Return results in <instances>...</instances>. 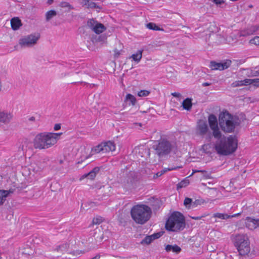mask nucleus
<instances>
[{"label":"nucleus","instance_id":"1","mask_svg":"<svg viewBox=\"0 0 259 259\" xmlns=\"http://www.w3.org/2000/svg\"><path fill=\"white\" fill-rule=\"evenodd\" d=\"M214 145L217 152L222 155H228L234 152L237 147V140L235 136L221 137Z\"/></svg>","mask_w":259,"mask_h":259},{"label":"nucleus","instance_id":"2","mask_svg":"<svg viewBox=\"0 0 259 259\" xmlns=\"http://www.w3.org/2000/svg\"><path fill=\"white\" fill-rule=\"evenodd\" d=\"M131 214L132 218L137 224L143 225L150 219L152 210L146 205L138 204L132 208Z\"/></svg>","mask_w":259,"mask_h":259},{"label":"nucleus","instance_id":"3","mask_svg":"<svg viewBox=\"0 0 259 259\" xmlns=\"http://www.w3.org/2000/svg\"><path fill=\"white\" fill-rule=\"evenodd\" d=\"M61 134L40 133L36 136L33 140L34 148L48 149L57 143V139Z\"/></svg>","mask_w":259,"mask_h":259},{"label":"nucleus","instance_id":"4","mask_svg":"<svg viewBox=\"0 0 259 259\" xmlns=\"http://www.w3.org/2000/svg\"><path fill=\"white\" fill-rule=\"evenodd\" d=\"M185 227V217L182 213L178 211L172 213L165 223L166 229L172 232H180Z\"/></svg>","mask_w":259,"mask_h":259},{"label":"nucleus","instance_id":"5","mask_svg":"<svg viewBox=\"0 0 259 259\" xmlns=\"http://www.w3.org/2000/svg\"><path fill=\"white\" fill-rule=\"evenodd\" d=\"M237 119L235 117L227 111L222 112L219 115V124L222 130L225 132H233L237 124Z\"/></svg>","mask_w":259,"mask_h":259},{"label":"nucleus","instance_id":"6","mask_svg":"<svg viewBox=\"0 0 259 259\" xmlns=\"http://www.w3.org/2000/svg\"><path fill=\"white\" fill-rule=\"evenodd\" d=\"M234 243L241 255L247 254L250 250V243L247 235L238 234L235 236Z\"/></svg>","mask_w":259,"mask_h":259},{"label":"nucleus","instance_id":"7","mask_svg":"<svg viewBox=\"0 0 259 259\" xmlns=\"http://www.w3.org/2000/svg\"><path fill=\"white\" fill-rule=\"evenodd\" d=\"M174 147V145L164 139H160L158 141L157 144L153 146L155 153L159 157H162L169 154Z\"/></svg>","mask_w":259,"mask_h":259},{"label":"nucleus","instance_id":"8","mask_svg":"<svg viewBox=\"0 0 259 259\" xmlns=\"http://www.w3.org/2000/svg\"><path fill=\"white\" fill-rule=\"evenodd\" d=\"M40 37L39 33H34L23 36L19 39V44L22 48H30L35 46Z\"/></svg>","mask_w":259,"mask_h":259},{"label":"nucleus","instance_id":"9","mask_svg":"<svg viewBox=\"0 0 259 259\" xmlns=\"http://www.w3.org/2000/svg\"><path fill=\"white\" fill-rule=\"evenodd\" d=\"M208 123L211 130L212 131V136L215 139H219L222 136V133L218 127V123L216 116L211 114L208 118Z\"/></svg>","mask_w":259,"mask_h":259},{"label":"nucleus","instance_id":"10","mask_svg":"<svg viewBox=\"0 0 259 259\" xmlns=\"http://www.w3.org/2000/svg\"><path fill=\"white\" fill-rule=\"evenodd\" d=\"M197 132L200 136H203L206 135V138L210 141L212 136V134L209 131L207 123L205 121L200 120L197 125Z\"/></svg>","mask_w":259,"mask_h":259},{"label":"nucleus","instance_id":"11","mask_svg":"<svg viewBox=\"0 0 259 259\" xmlns=\"http://www.w3.org/2000/svg\"><path fill=\"white\" fill-rule=\"evenodd\" d=\"M231 64V61L227 60L224 62L218 63L215 61H211L209 67L212 70H223L228 68Z\"/></svg>","mask_w":259,"mask_h":259},{"label":"nucleus","instance_id":"12","mask_svg":"<svg viewBox=\"0 0 259 259\" xmlns=\"http://www.w3.org/2000/svg\"><path fill=\"white\" fill-rule=\"evenodd\" d=\"M245 225L249 230H254L259 227V219L246 217L245 220Z\"/></svg>","mask_w":259,"mask_h":259},{"label":"nucleus","instance_id":"13","mask_svg":"<svg viewBox=\"0 0 259 259\" xmlns=\"http://www.w3.org/2000/svg\"><path fill=\"white\" fill-rule=\"evenodd\" d=\"M13 118V114L12 113L5 110H0V123L8 124L11 122Z\"/></svg>","mask_w":259,"mask_h":259},{"label":"nucleus","instance_id":"14","mask_svg":"<svg viewBox=\"0 0 259 259\" xmlns=\"http://www.w3.org/2000/svg\"><path fill=\"white\" fill-rule=\"evenodd\" d=\"M103 152L104 153V150H103V143H101L100 144H99L98 145L94 147L92 149L91 152L92 154H89L88 155H84L80 157V160L78 161L77 162V164L81 163L82 162H83L85 160L88 159L89 158L91 157V156L95 153H98L100 152Z\"/></svg>","mask_w":259,"mask_h":259},{"label":"nucleus","instance_id":"15","mask_svg":"<svg viewBox=\"0 0 259 259\" xmlns=\"http://www.w3.org/2000/svg\"><path fill=\"white\" fill-rule=\"evenodd\" d=\"M91 235L99 244L101 243L104 239L103 231L100 227L96 228L91 234Z\"/></svg>","mask_w":259,"mask_h":259},{"label":"nucleus","instance_id":"16","mask_svg":"<svg viewBox=\"0 0 259 259\" xmlns=\"http://www.w3.org/2000/svg\"><path fill=\"white\" fill-rule=\"evenodd\" d=\"M13 192L14 190L13 189L9 190H0V206L4 203L7 197Z\"/></svg>","mask_w":259,"mask_h":259},{"label":"nucleus","instance_id":"17","mask_svg":"<svg viewBox=\"0 0 259 259\" xmlns=\"http://www.w3.org/2000/svg\"><path fill=\"white\" fill-rule=\"evenodd\" d=\"M103 143L104 153L113 152L115 150V144L114 142L109 141Z\"/></svg>","mask_w":259,"mask_h":259},{"label":"nucleus","instance_id":"18","mask_svg":"<svg viewBox=\"0 0 259 259\" xmlns=\"http://www.w3.org/2000/svg\"><path fill=\"white\" fill-rule=\"evenodd\" d=\"M11 25L14 30H17L22 26L21 20L18 17H14L11 20Z\"/></svg>","mask_w":259,"mask_h":259},{"label":"nucleus","instance_id":"19","mask_svg":"<svg viewBox=\"0 0 259 259\" xmlns=\"http://www.w3.org/2000/svg\"><path fill=\"white\" fill-rule=\"evenodd\" d=\"M99 170L100 169L98 167H94L91 171L88 174L83 175L80 178V180L87 177H89L91 180H93L96 177L97 174L99 171Z\"/></svg>","mask_w":259,"mask_h":259},{"label":"nucleus","instance_id":"20","mask_svg":"<svg viewBox=\"0 0 259 259\" xmlns=\"http://www.w3.org/2000/svg\"><path fill=\"white\" fill-rule=\"evenodd\" d=\"M132 179L130 177L126 176L121 180L122 186L125 189H128L132 185Z\"/></svg>","mask_w":259,"mask_h":259},{"label":"nucleus","instance_id":"21","mask_svg":"<svg viewBox=\"0 0 259 259\" xmlns=\"http://www.w3.org/2000/svg\"><path fill=\"white\" fill-rule=\"evenodd\" d=\"M246 75L248 77L259 76V66L246 69Z\"/></svg>","mask_w":259,"mask_h":259},{"label":"nucleus","instance_id":"22","mask_svg":"<svg viewBox=\"0 0 259 259\" xmlns=\"http://www.w3.org/2000/svg\"><path fill=\"white\" fill-rule=\"evenodd\" d=\"M87 246L89 250H91L96 248L99 243L94 239V238L91 236L87 240Z\"/></svg>","mask_w":259,"mask_h":259},{"label":"nucleus","instance_id":"23","mask_svg":"<svg viewBox=\"0 0 259 259\" xmlns=\"http://www.w3.org/2000/svg\"><path fill=\"white\" fill-rule=\"evenodd\" d=\"M165 249L167 252L172 251L175 253H179L181 251V248L178 245L175 244L172 245H166L165 247Z\"/></svg>","mask_w":259,"mask_h":259},{"label":"nucleus","instance_id":"24","mask_svg":"<svg viewBox=\"0 0 259 259\" xmlns=\"http://www.w3.org/2000/svg\"><path fill=\"white\" fill-rule=\"evenodd\" d=\"M100 23H99V22L93 19H90L88 20L87 22V26L89 28H90L92 31H93L95 32V31L98 26V24H100Z\"/></svg>","mask_w":259,"mask_h":259},{"label":"nucleus","instance_id":"25","mask_svg":"<svg viewBox=\"0 0 259 259\" xmlns=\"http://www.w3.org/2000/svg\"><path fill=\"white\" fill-rule=\"evenodd\" d=\"M192 106V104L191 99L187 98L183 101L182 106L184 109L189 111L191 109Z\"/></svg>","mask_w":259,"mask_h":259},{"label":"nucleus","instance_id":"26","mask_svg":"<svg viewBox=\"0 0 259 259\" xmlns=\"http://www.w3.org/2000/svg\"><path fill=\"white\" fill-rule=\"evenodd\" d=\"M57 15V12L56 11L52 10L48 11L46 14V20L48 22L53 17Z\"/></svg>","mask_w":259,"mask_h":259},{"label":"nucleus","instance_id":"27","mask_svg":"<svg viewBox=\"0 0 259 259\" xmlns=\"http://www.w3.org/2000/svg\"><path fill=\"white\" fill-rule=\"evenodd\" d=\"M142 50H139L136 54H133L131 58H132L135 61L139 62L140 61L142 57Z\"/></svg>","mask_w":259,"mask_h":259},{"label":"nucleus","instance_id":"28","mask_svg":"<svg viewBox=\"0 0 259 259\" xmlns=\"http://www.w3.org/2000/svg\"><path fill=\"white\" fill-rule=\"evenodd\" d=\"M206 202L203 199H196L194 201H192V209L196 208L198 206L201 205Z\"/></svg>","mask_w":259,"mask_h":259},{"label":"nucleus","instance_id":"29","mask_svg":"<svg viewBox=\"0 0 259 259\" xmlns=\"http://www.w3.org/2000/svg\"><path fill=\"white\" fill-rule=\"evenodd\" d=\"M147 28L150 30H157V31H161L163 30L162 28H160L159 27H158L157 25H156L154 23H149L147 24L146 25Z\"/></svg>","mask_w":259,"mask_h":259},{"label":"nucleus","instance_id":"30","mask_svg":"<svg viewBox=\"0 0 259 259\" xmlns=\"http://www.w3.org/2000/svg\"><path fill=\"white\" fill-rule=\"evenodd\" d=\"M189 184V180L188 178H186L181 182L177 184V189H181L186 187Z\"/></svg>","mask_w":259,"mask_h":259},{"label":"nucleus","instance_id":"31","mask_svg":"<svg viewBox=\"0 0 259 259\" xmlns=\"http://www.w3.org/2000/svg\"><path fill=\"white\" fill-rule=\"evenodd\" d=\"M213 217L219 218L222 220H226L229 219L230 215L226 213L217 212L213 214Z\"/></svg>","mask_w":259,"mask_h":259},{"label":"nucleus","instance_id":"32","mask_svg":"<svg viewBox=\"0 0 259 259\" xmlns=\"http://www.w3.org/2000/svg\"><path fill=\"white\" fill-rule=\"evenodd\" d=\"M152 241H153V240L151 235L147 236L141 241L140 243L142 245H148L150 244Z\"/></svg>","mask_w":259,"mask_h":259},{"label":"nucleus","instance_id":"33","mask_svg":"<svg viewBox=\"0 0 259 259\" xmlns=\"http://www.w3.org/2000/svg\"><path fill=\"white\" fill-rule=\"evenodd\" d=\"M184 205L189 209H192V200L191 198H186L184 201Z\"/></svg>","mask_w":259,"mask_h":259},{"label":"nucleus","instance_id":"34","mask_svg":"<svg viewBox=\"0 0 259 259\" xmlns=\"http://www.w3.org/2000/svg\"><path fill=\"white\" fill-rule=\"evenodd\" d=\"M125 101L130 102L132 105H135L136 102V99L135 97L130 94L126 95L125 97Z\"/></svg>","mask_w":259,"mask_h":259},{"label":"nucleus","instance_id":"35","mask_svg":"<svg viewBox=\"0 0 259 259\" xmlns=\"http://www.w3.org/2000/svg\"><path fill=\"white\" fill-rule=\"evenodd\" d=\"M105 30H106L105 26L102 23H100V24H98V26L95 31V33H96V34H100V33L103 32Z\"/></svg>","mask_w":259,"mask_h":259},{"label":"nucleus","instance_id":"36","mask_svg":"<svg viewBox=\"0 0 259 259\" xmlns=\"http://www.w3.org/2000/svg\"><path fill=\"white\" fill-rule=\"evenodd\" d=\"M59 6L61 8H67L68 10L73 9L74 8L67 2H62L60 3Z\"/></svg>","mask_w":259,"mask_h":259},{"label":"nucleus","instance_id":"37","mask_svg":"<svg viewBox=\"0 0 259 259\" xmlns=\"http://www.w3.org/2000/svg\"><path fill=\"white\" fill-rule=\"evenodd\" d=\"M174 169V168H168V169L164 168V169H162V170H161L160 171H158L156 174H155L153 176V179H156V178L161 176L163 174H164L167 170H172V169Z\"/></svg>","mask_w":259,"mask_h":259},{"label":"nucleus","instance_id":"38","mask_svg":"<svg viewBox=\"0 0 259 259\" xmlns=\"http://www.w3.org/2000/svg\"><path fill=\"white\" fill-rule=\"evenodd\" d=\"M103 222L102 218L98 217L96 218H94L92 221V225H99Z\"/></svg>","mask_w":259,"mask_h":259},{"label":"nucleus","instance_id":"39","mask_svg":"<svg viewBox=\"0 0 259 259\" xmlns=\"http://www.w3.org/2000/svg\"><path fill=\"white\" fill-rule=\"evenodd\" d=\"M150 94V92L147 90H141L138 92V95L139 97H146Z\"/></svg>","mask_w":259,"mask_h":259},{"label":"nucleus","instance_id":"40","mask_svg":"<svg viewBox=\"0 0 259 259\" xmlns=\"http://www.w3.org/2000/svg\"><path fill=\"white\" fill-rule=\"evenodd\" d=\"M88 8H91V9L98 8L100 10H101L102 9V8L101 7L98 6L96 3L91 2V1H90V2L89 6L88 7Z\"/></svg>","mask_w":259,"mask_h":259},{"label":"nucleus","instance_id":"41","mask_svg":"<svg viewBox=\"0 0 259 259\" xmlns=\"http://www.w3.org/2000/svg\"><path fill=\"white\" fill-rule=\"evenodd\" d=\"M249 43L255 45H259V36H256L249 41Z\"/></svg>","mask_w":259,"mask_h":259},{"label":"nucleus","instance_id":"42","mask_svg":"<svg viewBox=\"0 0 259 259\" xmlns=\"http://www.w3.org/2000/svg\"><path fill=\"white\" fill-rule=\"evenodd\" d=\"M241 81L242 83V85H247L249 84H252V79H245Z\"/></svg>","mask_w":259,"mask_h":259},{"label":"nucleus","instance_id":"43","mask_svg":"<svg viewBox=\"0 0 259 259\" xmlns=\"http://www.w3.org/2000/svg\"><path fill=\"white\" fill-rule=\"evenodd\" d=\"M240 86H242V83L241 80L235 81L231 84V87L233 88H235V87H240Z\"/></svg>","mask_w":259,"mask_h":259},{"label":"nucleus","instance_id":"44","mask_svg":"<svg viewBox=\"0 0 259 259\" xmlns=\"http://www.w3.org/2000/svg\"><path fill=\"white\" fill-rule=\"evenodd\" d=\"M215 36L217 38L218 41L217 42L218 44L222 43L225 40V38L221 35L216 34Z\"/></svg>","mask_w":259,"mask_h":259},{"label":"nucleus","instance_id":"45","mask_svg":"<svg viewBox=\"0 0 259 259\" xmlns=\"http://www.w3.org/2000/svg\"><path fill=\"white\" fill-rule=\"evenodd\" d=\"M122 51V50L121 49L120 50H118L117 49L115 48L114 50V57L116 58H117L119 57L120 55V52Z\"/></svg>","mask_w":259,"mask_h":259},{"label":"nucleus","instance_id":"46","mask_svg":"<svg viewBox=\"0 0 259 259\" xmlns=\"http://www.w3.org/2000/svg\"><path fill=\"white\" fill-rule=\"evenodd\" d=\"M161 235H162V233L158 232L157 233H154L153 235H151V236H152V239L154 240L156 239L159 238Z\"/></svg>","mask_w":259,"mask_h":259},{"label":"nucleus","instance_id":"47","mask_svg":"<svg viewBox=\"0 0 259 259\" xmlns=\"http://www.w3.org/2000/svg\"><path fill=\"white\" fill-rule=\"evenodd\" d=\"M142 151L141 152L142 153H144L145 154H146L148 157L150 156V150L149 149H147V148H143L141 149Z\"/></svg>","mask_w":259,"mask_h":259},{"label":"nucleus","instance_id":"48","mask_svg":"<svg viewBox=\"0 0 259 259\" xmlns=\"http://www.w3.org/2000/svg\"><path fill=\"white\" fill-rule=\"evenodd\" d=\"M90 2V0H82L81 4L83 6H86L87 8H88Z\"/></svg>","mask_w":259,"mask_h":259},{"label":"nucleus","instance_id":"49","mask_svg":"<svg viewBox=\"0 0 259 259\" xmlns=\"http://www.w3.org/2000/svg\"><path fill=\"white\" fill-rule=\"evenodd\" d=\"M252 80V84L255 86H259V78L253 79Z\"/></svg>","mask_w":259,"mask_h":259},{"label":"nucleus","instance_id":"50","mask_svg":"<svg viewBox=\"0 0 259 259\" xmlns=\"http://www.w3.org/2000/svg\"><path fill=\"white\" fill-rule=\"evenodd\" d=\"M213 2L217 5H221L225 3L224 0H213Z\"/></svg>","mask_w":259,"mask_h":259},{"label":"nucleus","instance_id":"51","mask_svg":"<svg viewBox=\"0 0 259 259\" xmlns=\"http://www.w3.org/2000/svg\"><path fill=\"white\" fill-rule=\"evenodd\" d=\"M54 128L55 131L59 130L61 128V125L60 124H56Z\"/></svg>","mask_w":259,"mask_h":259},{"label":"nucleus","instance_id":"52","mask_svg":"<svg viewBox=\"0 0 259 259\" xmlns=\"http://www.w3.org/2000/svg\"><path fill=\"white\" fill-rule=\"evenodd\" d=\"M171 95L175 97H180L181 96V94L179 93L174 92L171 93Z\"/></svg>","mask_w":259,"mask_h":259},{"label":"nucleus","instance_id":"53","mask_svg":"<svg viewBox=\"0 0 259 259\" xmlns=\"http://www.w3.org/2000/svg\"><path fill=\"white\" fill-rule=\"evenodd\" d=\"M190 217L193 219V220H201V216H198V217H192V216H190Z\"/></svg>","mask_w":259,"mask_h":259},{"label":"nucleus","instance_id":"54","mask_svg":"<svg viewBox=\"0 0 259 259\" xmlns=\"http://www.w3.org/2000/svg\"><path fill=\"white\" fill-rule=\"evenodd\" d=\"M203 174H204V176L207 178V179H209V178H211V177H210V174H208L207 173V172H204V173H202Z\"/></svg>","mask_w":259,"mask_h":259},{"label":"nucleus","instance_id":"55","mask_svg":"<svg viewBox=\"0 0 259 259\" xmlns=\"http://www.w3.org/2000/svg\"><path fill=\"white\" fill-rule=\"evenodd\" d=\"M19 151H24L25 150H26V149L24 148V145H22L21 146H20V147H19Z\"/></svg>","mask_w":259,"mask_h":259},{"label":"nucleus","instance_id":"56","mask_svg":"<svg viewBox=\"0 0 259 259\" xmlns=\"http://www.w3.org/2000/svg\"><path fill=\"white\" fill-rule=\"evenodd\" d=\"M200 172L201 173H204V172H206V171H205V170H195V171H193L192 174L189 177L192 176L195 172Z\"/></svg>","mask_w":259,"mask_h":259},{"label":"nucleus","instance_id":"57","mask_svg":"<svg viewBox=\"0 0 259 259\" xmlns=\"http://www.w3.org/2000/svg\"><path fill=\"white\" fill-rule=\"evenodd\" d=\"M28 120L29 121H34L35 120V118L33 116H31L28 118Z\"/></svg>","mask_w":259,"mask_h":259},{"label":"nucleus","instance_id":"58","mask_svg":"<svg viewBox=\"0 0 259 259\" xmlns=\"http://www.w3.org/2000/svg\"><path fill=\"white\" fill-rule=\"evenodd\" d=\"M240 213H236V214H233V215H230L229 218L236 217H237V216H238V215H240Z\"/></svg>","mask_w":259,"mask_h":259},{"label":"nucleus","instance_id":"59","mask_svg":"<svg viewBox=\"0 0 259 259\" xmlns=\"http://www.w3.org/2000/svg\"><path fill=\"white\" fill-rule=\"evenodd\" d=\"M111 190V188L110 187H107L105 188V190L108 192H110Z\"/></svg>","mask_w":259,"mask_h":259},{"label":"nucleus","instance_id":"60","mask_svg":"<svg viewBox=\"0 0 259 259\" xmlns=\"http://www.w3.org/2000/svg\"><path fill=\"white\" fill-rule=\"evenodd\" d=\"M210 84V83H208V82H204L202 85L203 87H206V86H208Z\"/></svg>","mask_w":259,"mask_h":259},{"label":"nucleus","instance_id":"61","mask_svg":"<svg viewBox=\"0 0 259 259\" xmlns=\"http://www.w3.org/2000/svg\"><path fill=\"white\" fill-rule=\"evenodd\" d=\"M209 215V213H204L202 215H201V219L203 218H205Z\"/></svg>","mask_w":259,"mask_h":259},{"label":"nucleus","instance_id":"62","mask_svg":"<svg viewBox=\"0 0 259 259\" xmlns=\"http://www.w3.org/2000/svg\"><path fill=\"white\" fill-rule=\"evenodd\" d=\"M83 77L82 78L85 79H87V77L89 76V75L87 74H83Z\"/></svg>","mask_w":259,"mask_h":259},{"label":"nucleus","instance_id":"63","mask_svg":"<svg viewBox=\"0 0 259 259\" xmlns=\"http://www.w3.org/2000/svg\"><path fill=\"white\" fill-rule=\"evenodd\" d=\"M53 2V0H48V4L49 5H51Z\"/></svg>","mask_w":259,"mask_h":259},{"label":"nucleus","instance_id":"64","mask_svg":"<svg viewBox=\"0 0 259 259\" xmlns=\"http://www.w3.org/2000/svg\"><path fill=\"white\" fill-rule=\"evenodd\" d=\"M207 147V145H203L202 146V148L204 150H205V147Z\"/></svg>","mask_w":259,"mask_h":259}]
</instances>
